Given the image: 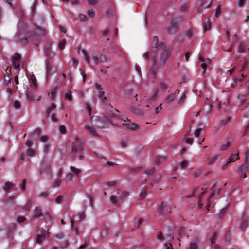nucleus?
I'll return each instance as SVG.
<instances>
[{
    "label": "nucleus",
    "instance_id": "f257e3e1",
    "mask_svg": "<svg viewBox=\"0 0 249 249\" xmlns=\"http://www.w3.org/2000/svg\"><path fill=\"white\" fill-rule=\"evenodd\" d=\"M128 195V192L119 188H115L110 197V202L114 206H119L127 199Z\"/></svg>",
    "mask_w": 249,
    "mask_h": 249
},
{
    "label": "nucleus",
    "instance_id": "f03ea898",
    "mask_svg": "<svg viewBox=\"0 0 249 249\" xmlns=\"http://www.w3.org/2000/svg\"><path fill=\"white\" fill-rule=\"evenodd\" d=\"M83 151V147L82 144V141L77 137L74 138L72 142V145L71 147V154L75 157L79 156V159L82 160L84 156L81 155Z\"/></svg>",
    "mask_w": 249,
    "mask_h": 249
},
{
    "label": "nucleus",
    "instance_id": "7ed1b4c3",
    "mask_svg": "<svg viewBox=\"0 0 249 249\" xmlns=\"http://www.w3.org/2000/svg\"><path fill=\"white\" fill-rule=\"evenodd\" d=\"M100 120V119L97 117L92 116L90 118V125L86 124L84 126V128L87 130L90 135L92 136H95L97 135V132L95 130L94 126L96 127H102L104 126L100 125L98 122Z\"/></svg>",
    "mask_w": 249,
    "mask_h": 249
},
{
    "label": "nucleus",
    "instance_id": "20e7f679",
    "mask_svg": "<svg viewBox=\"0 0 249 249\" xmlns=\"http://www.w3.org/2000/svg\"><path fill=\"white\" fill-rule=\"evenodd\" d=\"M156 52L153 50L152 52H147L143 54V58L144 59H151L152 61V66L151 68L150 71L153 75H155L157 73L158 67L156 65Z\"/></svg>",
    "mask_w": 249,
    "mask_h": 249
},
{
    "label": "nucleus",
    "instance_id": "39448f33",
    "mask_svg": "<svg viewBox=\"0 0 249 249\" xmlns=\"http://www.w3.org/2000/svg\"><path fill=\"white\" fill-rule=\"evenodd\" d=\"M172 208L169 203L162 202L158 209V213L160 215L166 214L171 212Z\"/></svg>",
    "mask_w": 249,
    "mask_h": 249
},
{
    "label": "nucleus",
    "instance_id": "423d86ee",
    "mask_svg": "<svg viewBox=\"0 0 249 249\" xmlns=\"http://www.w3.org/2000/svg\"><path fill=\"white\" fill-rule=\"evenodd\" d=\"M160 54V60L161 65H164L167 58L170 56V51L169 49H165L163 47V51L159 52L156 51V54Z\"/></svg>",
    "mask_w": 249,
    "mask_h": 249
},
{
    "label": "nucleus",
    "instance_id": "0eeeda50",
    "mask_svg": "<svg viewBox=\"0 0 249 249\" xmlns=\"http://www.w3.org/2000/svg\"><path fill=\"white\" fill-rule=\"evenodd\" d=\"M181 21L182 19L180 18H176L171 20L170 23V25L167 29L168 32L171 34L176 32L178 28V23L180 22Z\"/></svg>",
    "mask_w": 249,
    "mask_h": 249
},
{
    "label": "nucleus",
    "instance_id": "6e6552de",
    "mask_svg": "<svg viewBox=\"0 0 249 249\" xmlns=\"http://www.w3.org/2000/svg\"><path fill=\"white\" fill-rule=\"evenodd\" d=\"M118 126L121 128L126 130H134L138 127V125L135 123H122Z\"/></svg>",
    "mask_w": 249,
    "mask_h": 249
},
{
    "label": "nucleus",
    "instance_id": "1a4fd4ad",
    "mask_svg": "<svg viewBox=\"0 0 249 249\" xmlns=\"http://www.w3.org/2000/svg\"><path fill=\"white\" fill-rule=\"evenodd\" d=\"M20 56L18 54H15L12 59L13 66L17 70L18 73H19V68L20 67Z\"/></svg>",
    "mask_w": 249,
    "mask_h": 249
},
{
    "label": "nucleus",
    "instance_id": "9d476101",
    "mask_svg": "<svg viewBox=\"0 0 249 249\" xmlns=\"http://www.w3.org/2000/svg\"><path fill=\"white\" fill-rule=\"evenodd\" d=\"M152 50L154 51V48L157 49L156 51H163V47L162 44H158V38L157 36H154L153 38L152 42Z\"/></svg>",
    "mask_w": 249,
    "mask_h": 249
},
{
    "label": "nucleus",
    "instance_id": "9b49d317",
    "mask_svg": "<svg viewBox=\"0 0 249 249\" xmlns=\"http://www.w3.org/2000/svg\"><path fill=\"white\" fill-rule=\"evenodd\" d=\"M198 60L201 63V66L203 69L202 72L204 73L207 69V65L211 63V60L208 58H204L202 56L199 57Z\"/></svg>",
    "mask_w": 249,
    "mask_h": 249
},
{
    "label": "nucleus",
    "instance_id": "f8f14e48",
    "mask_svg": "<svg viewBox=\"0 0 249 249\" xmlns=\"http://www.w3.org/2000/svg\"><path fill=\"white\" fill-rule=\"evenodd\" d=\"M167 87L166 85V84L164 82H160V84H159V87H158V88L157 90V91H156V92L155 93V94H154L153 96L152 97V98L150 99L149 100V101H148V103H150V102L153 100H154L155 99H156L157 96H158V92L159 90H165L167 89Z\"/></svg>",
    "mask_w": 249,
    "mask_h": 249
},
{
    "label": "nucleus",
    "instance_id": "ddd939ff",
    "mask_svg": "<svg viewBox=\"0 0 249 249\" xmlns=\"http://www.w3.org/2000/svg\"><path fill=\"white\" fill-rule=\"evenodd\" d=\"M199 240L197 238H195L190 243L189 249H198Z\"/></svg>",
    "mask_w": 249,
    "mask_h": 249
},
{
    "label": "nucleus",
    "instance_id": "4468645a",
    "mask_svg": "<svg viewBox=\"0 0 249 249\" xmlns=\"http://www.w3.org/2000/svg\"><path fill=\"white\" fill-rule=\"evenodd\" d=\"M131 112L139 115H143L144 113L141 108V106L138 105L137 106H133L131 109Z\"/></svg>",
    "mask_w": 249,
    "mask_h": 249
},
{
    "label": "nucleus",
    "instance_id": "2eb2a0df",
    "mask_svg": "<svg viewBox=\"0 0 249 249\" xmlns=\"http://www.w3.org/2000/svg\"><path fill=\"white\" fill-rule=\"evenodd\" d=\"M113 116L117 118L118 123H121L122 122H130L131 121L130 119H129L126 116L124 115L119 116L114 114Z\"/></svg>",
    "mask_w": 249,
    "mask_h": 249
},
{
    "label": "nucleus",
    "instance_id": "dca6fc26",
    "mask_svg": "<svg viewBox=\"0 0 249 249\" xmlns=\"http://www.w3.org/2000/svg\"><path fill=\"white\" fill-rule=\"evenodd\" d=\"M50 170V168L47 164L42 163L40 167L39 172L40 174H44L48 173Z\"/></svg>",
    "mask_w": 249,
    "mask_h": 249
},
{
    "label": "nucleus",
    "instance_id": "f3484780",
    "mask_svg": "<svg viewBox=\"0 0 249 249\" xmlns=\"http://www.w3.org/2000/svg\"><path fill=\"white\" fill-rule=\"evenodd\" d=\"M56 108V106L54 103H53L52 104L48 107L46 111V114L47 116H49L50 115L52 114L53 112H54Z\"/></svg>",
    "mask_w": 249,
    "mask_h": 249
},
{
    "label": "nucleus",
    "instance_id": "a211bd4d",
    "mask_svg": "<svg viewBox=\"0 0 249 249\" xmlns=\"http://www.w3.org/2000/svg\"><path fill=\"white\" fill-rule=\"evenodd\" d=\"M33 216L34 217H42V211L40 208L37 207L35 209L33 213Z\"/></svg>",
    "mask_w": 249,
    "mask_h": 249
},
{
    "label": "nucleus",
    "instance_id": "6ab92c4d",
    "mask_svg": "<svg viewBox=\"0 0 249 249\" xmlns=\"http://www.w3.org/2000/svg\"><path fill=\"white\" fill-rule=\"evenodd\" d=\"M245 77V75L242 74L240 77H236L234 79V82L231 84L232 87L236 86V84L238 82H241L243 80V78Z\"/></svg>",
    "mask_w": 249,
    "mask_h": 249
},
{
    "label": "nucleus",
    "instance_id": "aec40b11",
    "mask_svg": "<svg viewBox=\"0 0 249 249\" xmlns=\"http://www.w3.org/2000/svg\"><path fill=\"white\" fill-rule=\"evenodd\" d=\"M14 197H10L5 202V205L7 208H10L13 206L14 203Z\"/></svg>",
    "mask_w": 249,
    "mask_h": 249
},
{
    "label": "nucleus",
    "instance_id": "412c9836",
    "mask_svg": "<svg viewBox=\"0 0 249 249\" xmlns=\"http://www.w3.org/2000/svg\"><path fill=\"white\" fill-rule=\"evenodd\" d=\"M70 170L71 173L73 175H79L81 173V172H82L81 169L76 168L75 167L72 166H71L70 167Z\"/></svg>",
    "mask_w": 249,
    "mask_h": 249
},
{
    "label": "nucleus",
    "instance_id": "4be33fe9",
    "mask_svg": "<svg viewBox=\"0 0 249 249\" xmlns=\"http://www.w3.org/2000/svg\"><path fill=\"white\" fill-rule=\"evenodd\" d=\"M14 186V184L12 182H6L3 185V190L5 191L11 189Z\"/></svg>",
    "mask_w": 249,
    "mask_h": 249
},
{
    "label": "nucleus",
    "instance_id": "5701e85b",
    "mask_svg": "<svg viewBox=\"0 0 249 249\" xmlns=\"http://www.w3.org/2000/svg\"><path fill=\"white\" fill-rule=\"evenodd\" d=\"M37 154V151L35 149L29 148L27 150V155L29 158L35 157Z\"/></svg>",
    "mask_w": 249,
    "mask_h": 249
},
{
    "label": "nucleus",
    "instance_id": "b1692460",
    "mask_svg": "<svg viewBox=\"0 0 249 249\" xmlns=\"http://www.w3.org/2000/svg\"><path fill=\"white\" fill-rule=\"evenodd\" d=\"M212 22L209 19L204 24L203 30L204 32L209 31L211 28Z\"/></svg>",
    "mask_w": 249,
    "mask_h": 249
},
{
    "label": "nucleus",
    "instance_id": "393cba45",
    "mask_svg": "<svg viewBox=\"0 0 249 249\" xmlns=\"http://www.w3.org/2000/svg\"><path fill=\"white\" fill-rule=\"evenodd\" d=\"M239 159L238 153L232 154L229 159V162H234Z\"/></svg>",
    "mask_w": 249,
    "mask_h": 249
},
{
    "label": "nucleus",
    "instance_id": "a878e982",
    "mask_svg": "<svg viewBox=\"0 0 249 249\" xmlns=\"http://www.w3.org/2000/svg\"><path fill=\"white\" fill-rule=\"evenodd\" d=\"M29 80L31 81V87L34 89H35L36 87V77L34 75H32L30 76V78L29 79Z\"/></svg>",
    "mask_w": 249,
    "mask_h": 249
},
{
    "label": "nucleus",
    "instance_id": "bb28decb",
    "mask_svg": "<svg viewBox=\"0 0 249 249\" xmlns=\"http://www.w3.org/2000/svg\"><path fill=\"white\" fill-rule=\"evenodd\" d=\"M146 189L145 188H143L141 190V193L139 194V198H138L139 200H142L143 199L146 197Z\"/></svg>",
    "mask_w": 249,
    "mask_h": 249
},
{
    "label": "nucleus",
    "instance_id": "cd10ccee",
    "mask_svg": "<svg viewBox=\"0 0 249 249\" xmlns=\"http://www.w3.org/2000/svg\"><path fill=\"white\" fill-rule=\"evenodd\" d=\"M175 94H170L165 98V102L166 103H169L173 102L175 98Z\"/></svg>",
    "mask_w": 249,
    "mask_h": 249
},
{
    "label": "nucleus",
    "instance_id": "c85d7f7f",
    "mask_svg": "<svg viewBox=\"0 0 249 249\" xmlns=\"http://www.w3.org/2000/svg\"><path fill=\"white\" fill-rule=\"evenodd\" d=\"M85 108L89 115H91L92 113V108L91 106L88 103H86L85 105Z\"/></svg>",
    "mask_w": 249,
    "mask_h": 249
},
{
    "label": "nucleus",
    "instance_id": "c756f323",
    "mask_svg": "<svg viewBox=\"0 0 249 249\" xmlns=\"http://www.w3.org/2000/svg\"><path fill=\"white\" fill-rule=\"evenodd\" d=\"M218 158H219V155H214L210 159L209 161V165L213 164L215 162V161L218 160Z\"/></svg>",
    "mask_w": 249,
    "mask_h": 249
},
{
    "label": "nucleus",
    "instance_id": "7c9ffc66",
    "mask_svg": "<svg viewBox=\"0 0 249 249\" xmlns=\"http://www.w3.org/2000/svg\"><path fill=\"white\" fill-rule=\"evenodd\" d=\"M107 186L108 188L113 187V190L116 187V182L115 181H110L107 183Z\"/></svg>",
    "mask_w": 249,
    "mask_h": 249
},
{
    "label": "nucleus",
    "instance_id": "2f4dec72",
    "mask_svg": "<svg viewBox=\"0 0 249 249\" xmlns=\"http://www.w3.org/2000/svg\"><path fill=\"white\" fill-rule=\"evenodd\" d=\"M245 50L246 48L244 44L242 42L240 43L238 48V52L239 53H244Z\"/></svg>",
    "mask_w": 249,
    "mask_h": 249
},
{
    "label": "nucleus",
    "instance_id": "473e14b6",
    "mask_svg": "<svg viewBox=\"0 0 249 249\" xmlns=\"http://www.w3.org/2000/svg\"><path fill=\"white\" fill-rule=\"evenodd\" d=\"M164 160L165 158L163 156H158L156 157L155 161L157 164H159Z\"/></svg>",
    "mask_w": 249,
    "mask_h": 249
},
{
    "label": "nucleus",
    "instance_id": "72a5a7b5",
    "mask_svg": "<svg viewBox=\"0 0 249 249\" xmlns=\"http://www.w3.org/2000/svg\"><path fill=\"white\" fill-rule=\"evenodd\" d=\"M248 168V165L246 164H244L239 168V171L241 173H244L247 170Z\"/></svg>",
    "mask_w": 249,
    "mask_h": 249
},
{
    "label": "nucleus",
    "instance_id": "f704fd0d",
    "mask_svg": "<svg viewBox=\"0 0 249 249\" xmlns=\"http://www.w3.org/2000/svg\"><path fill=\"white\" fill-rule=\"evenodd\" d=\"M65 98L67 100L71 101L72 100L71 92V91H69L68 93H66L65 95Z\"/></svg>",
    "mask_w": 249,
    "mask_h": 249
},
{
    "label": "nucleus",
    "instance_id": "c9c22d12",
    "mask_svg": "<svg viewBox=\"0 0 249 249\" xmlns=\"http://www.w3.org/2000/svg\"><path fill=\"white\" fill-rule=\"evenodd\" d=\"M43 218L45 220H47L52 218V215L50 212H46L45 213L44 215H43Z\"/></svg>",
    "mask_w": 249,
    "mask_h": 249
},
{
    "label": "nucleus",
    "instance_id": "e433bc0d",
    "mask_svg": "<svg viewBox=\"0 0 249 249\" xmlns=\"http://www.w3.org/2000/svg\"><path fill=\"white\" fill-rule=\"evenodd\" d=\"M186 96L185 93H182L181 95V96L180 98V99L178 102V104H182L184 102L185 99H186Z\"/></svg>",
    "mask_w": 249,
    "mask_h": 249
},
{
    "label": "nucleus",
    "instance_id": "4c0bfd02",
    "mask_svg": "<svg viewBox=\"0 0 249 249\" xmlns=\"http://www.w3.org/2000/svg\"><path fill=\"white\" fill-rule=\"evenodd\" d=\"M188 164V163L187 161L182 160L180 164V166L182 169H185L187 167Z\"/></svg>",
    "mask_w": 249,
    "mask_h": 249
},
{
    "label": "nucleus",
    "instance_id": "58836bf2",
    "mask_svg": "<svg viewBox=\"0 0 249 249\" xmlns=\"http://www.w3.org/2000/svg\"><path fill=\"white\" fill-rule=\"evenodd\" d=\"M32 205V203L31 201L28 200V202L24 206V209L26 211H29Z\"/></svg>",
    "mask_w": 249,
    "mask_h": 249
},
{
    "label": "nucleus",
    "instance_id": "ea45409f",
    "mask_svg": "<svg viewBox=\"0 0 249 249\" xmlns=\"http://www.w3.org/2000/svg\"><path fill=\"white\" fill-rule=\"evenodd\" d=\"M66 44V40L63 39L62 41H61L59 43V49L63 50L65 48V46Z\"/></svg>",
    "mask_w": 249,
    "mask_h": 249
},
{
    "label": "nucleus",
    "instance_id": "a19ab883",
    "mask_svg": "<svg viewBox=\"0 0 249 249\" xmlns=\"http://www.w3.org/2000/svg\"><path fill=\"white\" fill-rule=\"evenodd\" d=\"M20 103L18 101H15L13 103V107L15 109H18L20 107Z\"/></svg>",
    "mask_w": 249,
    "mask_h": 249
},
{
    "label": "nucleus",
    "instance_id": "79ce46f5",
    "mask_svg": "<svg viewBox=\"0 0 249 249\" xmlns=\"http://www.w3.org/2000/svg\"><path fill=\"white\" fill-rule=\"evenodd\" d=\"M44 240V237L42 235H39L36 238V243H41Z\"/></svg>",
    "mask_w": 249,
    "mask_h": 249
},
{
    "label": "nucleus",
    "instance_id": "37998d69",
    "mask_svg": "<svg viewBox=\"0 0 249 249\" xmlns=\"http://www.w3.org/2000/svg\"><path fill=\"white\" fill-rule=\"evenodd\" d=\"M136 224L137 225V228L141 226V224L143 223V220L142 218H139L136 220Z\"/></svg>",
    "mask_w": 249,
    "mask_h": 249
},
{
    "label": "nucleus",
    "instance_id": "c03bdc74",
    "mask_svg": "<svg viewBox=\"0 0 249 249\" xmlns=\"http://www.w3.org/2000/svg\"><path fill=\"white\" fill-rule=\"evenodd\" d=\"M61 183V180L60 179H56L53 183V186L55 187H59Z\"/></svg>",
    "mask_w": 249,
    "mask_h": 249
},
{
    "label": "nucleus",
    "instance_id": "a18cd8bd",
    "mask_svg": "<svg viewBox=\"0 0 249 249\" xmlns=\"http://www.w3.org/2000/svg\"><path fill=\"white\" fill-rule=\"evenodd\" d=\"M202 131V129L200 128L197 129L194 132V136L196 137H198L200 136V133Z\"/></svg>",
    "mask_w": 249,
    "mask_h": 249
},
{
    "label": "nucleus",
    "instance_id": "49530a36",
    "mask_svg": "<svg viewBox=\"0 0 249 249\" xmlns=\"http://www.w3.org/2000/svg\"><path fill=\"white\" fill-rule=\"evenodd\" d=\"M221 10L220 6H218L215 11L214 16L215 17H218V16L220 15V14L221 13Z\"/></svg>",
    "mask_w": 249,
    "mask_h": 249
},
{
    "label": "nucleus",
    "instance_id": "de8ad7c7",
    "mask_svg": "<svg viewBox=\"0 0 249 249\" xmlns=\"http://www.w3.org/2000/svg\"><path fill=\"white\" fill-rule=\"evenodd\" d=\"M63 196H59L55 199V203L56 204H59L62 201Z\"/></svg>",
    "mask_w": 249,
    "mask_h": 249
},
{
    "label": "nucleus",
    "instance_id": "09e8293b",
    "mask_svg": "<svg viewBox=\"0 0 249 249\" xmlns=\"http://www.w3.org/2000/svg\"><path fill=\"white\" fill-rule=\"evenodd\" d=\"M48 140V137L47 136H42L40 137V141L42 142H46Z\"/></svg>",
    "mask_w": 249,
    "mask_h": 249
},
{
    "label": "nucleus",
    "instance_id": "8fccbe9b",
    "mask_svg": "<svg viewBox=\"0 0 249 249\" xmlns=\"http://www.w3.org/2000/svg\"><path fill=\"white\" fill-rule=\"evenodd\" d=\"M59 131L61 134H65L66 132V128L64 126L61 125L59 127Z\"/></svg>",
    "mask_w": 249,
    "mask_h": 249
},
{
    "label": "nucleus",
    "instance_id": "3c124183",
    "mask_svg": "<svg viewBox=\"0 0 249 249\" xmlns=\"http://www.w3.org/2000/svg\"><path fill=\"white\" fill-rule=\"evenodd\" d=\"M201 1V5L200 7V9H202L203 8H208V7H209V6L211 5V3H210L209 4H208L207 6H204L203 7V5L204 4V0H200Z\"/></svg>",
    "mask_w": 249,
    "mask_h": 249
},
{
    "label": "nucleus",
    "instance_id": "603ef678",
    "mask_svg": "<svg viewBox=\"0 0 249 249\" xmlns=\"http://www.w3.org/2000/svg\"><path fill=\"white\" fill-rule=\"evenodd\" d=\"M246 2V0H238V6L239 7H242Z\"/></svg>",
    "mask_w": 249,
    "mask_h": 249
},
{
    "label": "nucleus",
    "instance_id": "864d4df0",
    "mask_svg": "<svg viewBox=\"0 0 249 249\" xmlns=\"http://www.w3.org/2000/svg\"><path fill=\"white\" fill-rule=\"evenodd\" d=\"M78 18L79 19L82 21H84L86 20V16L83 14H80Z\"/></svg>",
    "mask_w": 249,
    "mask_h": 249
},
{
    "label": "nucleus",
    "instance_id": "5fc2aeb1",
    "mask_svg": "<svg viewBox=\"0 0 249 249\" xmlns=\"http://www.w3.org/2000/svg\"><path fill=\"white\" fill-rule=\"evenodd\" d=\"M71 226L72 227L73 229L74 230V231L76 232V233L77 234L78 232V229H77V227H74V221L73 220H72L71 221Z\"/></svg>",
    "mask_w": 249,
    "mask_h": 249
},
{
    "label": "nucleus",
    "instance_id": "6e6d98bb",
    "mask_svg": "<svg viewBox=\"0 0 249 249\" xmlns=\"http://www.w3.org/2000/svg\"><path fill=\"white\" fill-rule=\"evenodd\" d=\"M155 172V169L154 168H150L146 171V174L149 175H153Z\"/></svg>",
    "mask_w": 249,
    "mask_h": 249
},
{
    "label": "nucleus",
    "instance_id": "4d7b16f0",
    "mask_svg": "<svg viewBox=\"0 0 249 249\" xmlns=\"http://www.w3.org/2000/svg\"><path fill=\"white\" fill-rule=\"evenodd\" d=\"M88 3L91 5H95L98 3L97 0H88Z\"/></svg>",
    "mask_w": 249,
    "mask_h": 249
},
{
    "label": "nucleus",
    "instance_id": "13d9d810",
    "mask_svg": "<svg viewBox=\"0 0 249 249\" xmlns=\"http://www.w3.org/2000/svg\"><path fill=\"white\" fill-rule=\"evenodd\" d=\"M193 138H187L185 140V142L189 144H192L193 143Z\"/></svg>",
    "mask_w": 249,
    "mask_h": 249
},
{
    "label": "nucleus",
    "instance_id": "bf43d9fd",
    "mask_svg": "<svg viewBox=\"0 0 249 249\" xmlns=\"http://www.w3.org/2000/svg\"><path fill=\"white\" fill-rule=\"evenodd\" d=\"M26 220V218L24 216H19L17 218V221L18 222H22Z\"/></svg>",
    "mask_w": 249,
    "mask_h": 249
},
{
    "label": "nucleus",
    "instance_id": "052dcab7",
    "mask_svg": "<svg viewBox=\"0 0 249 249\" xmlns=\"http://www.w3.org/2000/svg\"><path fill=\"white\" fill-rule=\"evenodd\" d=\"M50 146L49 144L46 143L44 146V152H47L50 150Z\"/></svg>",
    "mask_w": 249,
    "mask_h": 249
},
{
    "label": "nucleus",
    "instance_id": "680f3d73",
    "mask_svg": "<svg viewBox=\"0 0 249 249\" xmlns=\"http://www.w3.org/2000/svg\"><path fill=\"white\" fill-rule=\"evenodd\" d=\"M230 145V142H228L226 144L223 145L221 146V149L222 150H225L227 149L228 147H229Z\"/></svg>",
    "mask_w": 249,
    "mask_h": 249
},
{
    "label": "nucleus",
    "instance_id": "e2e57ef3",
    "mask_svg": "<svg viewBox=\"0 0 249 249\" xmlns=\"http://www.w3.org/2000/svg\"><path fill=\"white\" fill-rule=\"evenodd\" d=\"M56 93V89H54V90L53 92H52V93H51L50 98H51L52 100H54Z\"/></svg>",
    "mask_w": 249,
    "mask_h": 249
},
{
    "label": "nucleus",
    "instance_id": "0e129e2a",
    "mask_svg": "<svg viewBox=\"0 0 249 249\" xmlns=\"http://www.w3.org/2000/svg\"><path fill=\"white\" fill-rule=\"evenodd\" d=\"M26 188V180L24 179L22 181V183L21 187V189L22 191H24L25 189Z\"/></svg>",
    "mask_w": 249,
    "mask_h": 249
},
{
    "label": "nucleus",
    "instance_id": "69168bd1",
    "mask_svg": "<svg viewBox=\"0 0 249 249\" xmlns=\"http://www.w3.org/2000/svg\"><path fill=\"white\" fill-rule=\"evenodd\" d=\"M51 119L52 121L55 122L57 121V118L54 114H51Z\"/></svg>",
    "mask_w": 249,
    "mask_h": 249
},
{
    "label": "nucleus",
    "instance_id": "338daca9",
    "mask_svg": "<svg viewBox=\"0 0 249 249\" xmlns=\"http://www.w3.org/2000/svg\"><path fill=\"white\" fill-rule=\"evenodd\" d=\"M26 95L29 99L32 100H34V99L31 96V92L30 91H29V90L27 91Z\"/></svg>",
    "mask_w": 249,
    "mask_h": 249
},
{
    "label": "nucleus",
    "instance_id": "774afa93",
    "mask_svg": "<svg viewBox=\"0 0 249 249\" xmlns=\"http://www.w3.org/2000/svg\"><path fill=\"white\" fill-rule=\"evenodd\" d=\"M164 246L166 248V249H172V246L171 244V243H170L169 244H165Z\"/></svg>",
    "mask_w": 249,
    "mask_h": 249
}]
</instances>
